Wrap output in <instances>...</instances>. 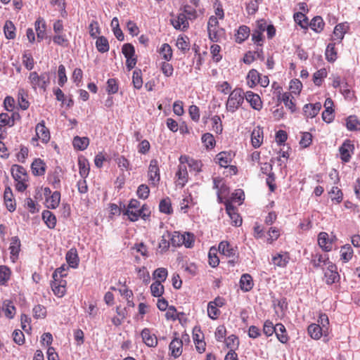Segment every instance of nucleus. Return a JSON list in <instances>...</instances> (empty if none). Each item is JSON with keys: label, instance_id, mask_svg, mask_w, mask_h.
<instances>
[{"label": "nucleus", "instance_id": "1a4fd4ad", "mask_svg": "<svg viewBox=\"0 0 360 360\" xmlns=\"http://www.w3.org/2000/svg\"><path fill=\"white\" fill-rule=\"evenodd\" d=\"M354 149V145L350 140H345L341 146L339 148L340 158L344 162H348L351 158V153H353Z\"/></svg>", "mask_w": 360, "mask_h": 360}, {"label": "nucleus", "instance_id": "bb28decb", "mask_svg": "<svg viewBox=\"0 0 360 360\" xmlns=\"http://www.w3.org/2000/svg\"><path fill=\"white\" fill-rule=\"evenodd\" d=\"M250 30L246 25H240L236 34V41L238 44H241L245 41L250 36Z\"/></svg>", "mask_w": 360, "mask_h": 360}, {"label": "nucleus", "instance_id": "4d7b16f0", "mask_svg": "<svg viewBox=\"0 0 360 360\" xmlns=\"http://www.w3.org/2000/svg\"><path fill=\"white\" fill-rule=\"evenodd\" d=\"M202 142L207 149L213 148L215 146V139L214 136L210 133H205L202 136Z\"/></svg>", "mask_w": 360, "mask_h": 360}, {"label": "nucleus", "instance_id": "69168bd1", "mask_svg": "<svg viewBox=\"0 0 360 360\" xmlns=\"http://www.w3.org/2000/svg\"><path fill=\"white\" fill-rule=\"evenodd\" d=\"M340 91L347 100L353 101L356 98L354 91L348 89V84L346 82H344V84L340 88Z\"/></svg>", "mask_w": 360, "mask_h": 360}, {"label": "nucleus", "instance_id": "a19ab883", "mask_svg": "<svg viewBox=\"0 0 360 360\" xmlns=\"http://www.w3.org/2000/svg\"><path fill=\"white\" fill-rule=\"evenodd\" d=\"M60 201V193L58 191H54L51 195L46 199V206L49 209H56L58 207Z\"/></svg>", "mask_w": 360, "mask_h": 360}, {"label": "nucleus", "instance_id": "423d86ee", "mask_svg": "<svg viewBox=\"0 0 360 360\" xmlns=\"http://www.w3.org/2000/svg\"><path fill=\"white\" fill-rule=\"evenodd\" d=\"M323 270L327 285H332L340 281V276L337 271V266L333 262L330 263V264L326 266V269H323Z\"/></svg>", "mask_w": 360, "mask_h": 360}, {"label": "nucleus", "instance_id": "ea45409f", "mask_svg": "<svg viewBox=\"0 0 360 360\" xmlns=\"http://www.w3.org/2000/svg\"><path fill=\"white\" fill-rule=\"evenodd\" d=\"M348 29L349 26L347 23H340L337 25L333 31V35L335 37V39L340 41L344 38V36Z\"/></svg>", "mask_w": 360, "mask_h": 360}, {"label": "nucleus", "instance_id": "e433bc0d", "mask_svg": "<svg viewBox=\"0 0 360 360\" xmlns=\"http://www.w3.org/2000/svg\"><path fill=\"white\" fill-rule=\"evenodd\" d=\"M310 28L314 32L319 33L321 32L324 27L325 23L323 18L321 16H315L312 18L310 23L308 24Z\"/></svg>", "mask_w": 360, "mask_h": 360}, {"label": "nucleus", "instance_id": "774afa93", "mask_svg": "<svg viewBox=\"0 0 360 360\" xmlns=\"http://www.w3.org/2000/svg\"><path fill=\"white\" fill-rule=\"evenodd\" d=\"M300 145L301 147L305 148L309 147L312 142V135L309 132H302Z\"/></svg>", "mask_w": 360, "mask_h": 360}, {"label": "nucleus", "instance_id": "ddd939ff", "mask_svg": "<svg viewBox=\"0 0 360 360\" xmlns=\"http://www.w3.org/2000/svg\"><path fill=\"white\" fill-rule=\"evenodd\" d=\"M174 338L169 345V349L171 352V355L174 358L179 357L182 353L183 342L181 339L177 337L178 334L174 333Z\"/></svg>", "mask_w": 360, "mask_h": 360}, {"label": "nucleus", "instance_id": "4c0bfd02", "mask_svg": "<svg viewBox=\"0 0 360 360\" xmlns=\"http://www.w3.org/2000/svg\"><path fill=\"white\" fill-rule=\"evenodd\" d=\"M96 41V47L100 53H106L109 51L110 46L106 37L103 36L98 37Z\"/></svg>", "mask_w": 360, "mask_h": 360}, {"label": "nucleus", "instance_id": "9d476101", "mask_svg": "<svg viewBox=\"0 0 360 360\" xmlns=\"http://www.w3.org/2000/svg\"><path fill=\"white\" fill-rule=\"evenodd\" d=\"M250 103V106L256 110H260L262 108V101L260 96L251 91L244 93V99Z\"/></svg>", "mask_w": 360, "mask_h": 360}, {"label": "nucleus", "instance_id": "dca6fc26", "mask_svg": "<svg viewBox=\"0 0 360 360\" xmlns=\"http://www.w3.org/2000/svg\"><path fill=\"white\" fill-rule=\"evenodd\" d=\"M321 108V104L318 102L316 103H309L306 104L303 107V112L304 116L307 118H314L315 117Z\"/></svg>", "mask_w": 360, "mask_h": 360}, {"label": "nucleus", "instance_id": "f257e3e1", "mask_svg": "<svg viewBox=\"0 0 360 360\" xmlns=\"http://www.w3.org/2000/svg\"><path fill=\"white\" fill-rule=\"evenodd\" d=\"M27 82L33 91H37L39 89L40 92L44 93L51 84L50 73L43 72L39 74L36 71L30 72L27 77Z\"/></svg>", "mask_w": 360, "mask_h": 360}, {"label": "nucleus", "instance_id": "7ed1b4c3", "mask_svg": "<svg viewBox=\"0 0 360 360\" xmlns=\"http://www.w3.org/2000/svg\"><path fill=\"white\" fill-rule=\"evenodd\" d=\"M171 243L174 247L184 245L186 248H191L194 245L195 236L189 232L181 233L179 231H174L170 238Z\"/></svg>", "mask_w": 360, "mask_h": 360}, {"label": "nucleus", "instance_id": "0e129e2a", "mask_svg": "<svg viewBox=\"0 0 360 360\" xmlns=\"http://www.w3.org/2000/svg\"><path fill=\"white\" fill-rule=\"evenodd\" d=\"M208 259L209 264L212 267H216L219 265V259L217 255V249L213 248H210L208 253Z\"/></svg>", "mask_w": 360, "mask_h": 360}, {"label": "nucleus", "instance_id": "4be33fe9", "mask_svg": "<svg viewBox=\"0 0 360 360\" xmlns=\"http://www.w3.org/2000/svg\"><path fill=\"white\" fill-rule=\"evenodd\" d=\"M254 286L252 277L249 274H243L240 279V287L243 292L250 291Z\"/></svg>", "mask_w": 360, "mask_h": 360}, {"label": "nucleus", "instance_id": "a211bd4d", "mask_svg": "<svg viewBox=\"0 0 360 360\" xmlns=\"http://www.w3.org/2000/svg\"><path fill=\"white\" fill-rule=\"evenodd\" d=\"M20 240L18 236H13L11 239V243L9 246L11 259L14 262L18 258L19 253L20 251Z\"/></svg>", "mask_w": 360, "mask_h": 360}, {"label": "nucleus", "instance_id": "f704fd0d", "mask_svg": "<svg viewBox=\"0 0 360 360\" xmlns=\"http://www.w3.org/2000/svg\"><path fill=\"white\" fill-rule=\"evenodd\" d=\"M354 250L350 245L346 244L340 249V259L345 262H348L353 256Z\"/></svg>", "mask_w": 360, "mask_h": 360}, {"label": "nucleus", "instance_id": "79ce46f5", "mask_svg": "<svg viewBox=\"0 0 360 360\" xmlns=\"http://www.w3.org/2000/svg\"><path fill=\"white\" fill-rule=\"evenodd\" d=\"M37 36L39 41L43 40L45 36L46 24L43 19L38 18L34 22Z\"/></svg>", "mask_w": 360, "mask_h": 360}, {"label": "nucleus", "instance_id": "f8f14e48", "mask_svg": "<svg viewBox=\"0 0 360 360\" xmlns=\"http://www.w3.org/2000/svg\"><path fill=\"white\" fill-rule=\"evenodd\" d=\"M330 263H332V262L330 261L328 255H323L320 253L311 254V264L314 268L323 269V266H328Z\"/></svg>", "mask_w": 360, "mask_h": 360}, {"label": "nucleus", "instance_id": "412c9836", "mask_svg": "<svg viewBox=\"0 0 360 360\" xmlns=\"http://www.w3.org/2000/svg\"><path fill=\"white\" fill-rule=\"evenodd\" d=\"M2 311L8 319H12L16 313V308L10 300H6L2 303Z\"/></svg>", "mask_w": 360, "mask_h": 360}, {"label": "nucleus", "instance_id": "c9c22d12", "mask_svg": "<svg viewBox=\"0 0 360 360\" xmlns=\"http://www.w3.org/2000/svg\"><path fill=\"white\" fill-rule=\"evenodd\" d=\"M260 74L255 69L249 71L247 75V83L250 88L255 87L259 82Z\"/></svg>", "mask_w": 360, "mask_h": 360}, {"label": "nucleus", "instance_id": "09e8293b", "mask_svg": "<svg viewBox=\"0 0 360 360\" xmlns=\"http://www.w3.org/2000/svg\"><path fill=\"white\" fill-rule=\"evenodd\" d=\"M159 53L165 61H169L172 58L173 52L172 47L167 43L162 44Z\"/></svg>", "mask_w": 360, "mask_h": 360}, {"label": "nucleus", "instance_id": "2eb2a0df", "mask_svg": "<svg viewBox=\"0 0 360 360\" xmlns=\"http://www.w3.org/2000/svg\"><path fill=\"white\" fill-rule=\"evenodd\" d=\"M233 154L229 151H222L218 153L215 157V161L222 167H228L231 162Z\"/></svg>", "mask_w": 360, "mask_h": 360}, {"label": "nucleus", "instance_id": "de8ad7c7", "mask_svg": "<svg viewBox=\"0 0 360 360\" xmlns=\"http://www.w3.org/2000/svg\"><path fill=\"white\" fill-rule=\"evenodd\" d=\"M22 64L27 70H32L34 67V60L32 54L25 51L22 56Z\"/></svg>", "mask_w": 360, "mask_h": 360}, {"label": "nucleus", "instance_id": "20e7f679", "mask_svg": "<svg viewBox=\"0 0 360 360\" xmlns=\"http://www.w3.org/2000/svg\"><path fill=\"white\" fill-rule=\"evenodd\" d=\"M218 250L223 255L231 258L229 261L231 266H234L238 262V248L230 244L228 241H221L219 244Z\"/></svg>", "mask_w": 360, "mask_h": 360}, {"label": "nucleus", "instance_id": "603ef678", "mask_svg": "<svg viewBox=\"0 0 360 360\" xmlns=\"http://www.w3.org/2000/svg\"><path fill=\"white\" fill-rule=\"evenodd\" d=\"M327 77V71L325 68L320 69L313 75V82L315 85L319 86L321 85L323 79Z\"/></svg>", "mask_w": 360, "mask_h": 360}, {"label": "nucleus", "instance_id": "5fc2aeb1", "mask_svg": "<svg viewBox=\"0 0 360 360\" xmlns=\"http://www.w3.org/2000/svg\"><path fill=\"white\" fill-rule=\"evenodd\" d=\"M224 342L227 348L230 349V350L233 349V351H235L239 345L238 338L234 335H231L225 338Z\"/></svg>", "mask_w": 360, "mask_h": 360}, {"label": "nucleus", "instance_id": "a878e982", "mask_svg": "<svg viewBox=\"0 0 360 360\" xmlns=\"http://www.w3.org/2000/svg\"><path fill=\"white\" fill-rule=\"evenodd\" d=\"M32 172L35 176H42L46 171V165L39 158L35 159L31 165Z\"/></svg>", "mask_w": 360, "mask_h": 360}, {"label": "nucleus", "instance_id": "2f4dec72", "mask_svg": "<svg viewBox=\"0 0 360 360\" xmlns=\"http://www.w3.org/2000/svg\"><path fill=\"white\" fill-rule=\"evenodd\" d=\"M42 219L46 225L49 229H54L56 225V217L53 213L49 210H44L42 212Z\"/></svg>", "mask_w": 360, "mask_h": 360}, {"label": "nucleus", "instance_id": "13d9d810", "mask_svg": "<svg viewBox=\"0 0 360 360\" xmlns=\"http://www.w3.org/2000/svg\"><path fill=\"white\" fill-rule=\"evenodd\" d=\"M119 86L117 79L110 78L107 81L106 91L108 94H115L118 91Z\"/></svg>", "mask_w": 360, "mask_h": 360}, {"label": "nucleus", "instance_id": "58836bf2", "mask_svg": "<svg viewBox=\"0 0 360 360\" xmlns=\"http://www.w3.org/2000/svg\"><path fill=\"white\" fill-rule=\"evenodd\" d=\"M176 47L184 53L190 49L189 39L186 36L179 35L176 42Z\"/></svg>", "mask_w": 360, "mask_h": 360}, {"label": "nucleus", "instance_id": "7c9ffc66", "mask_svg": "<svg viewBox=\"0 0 360 360\" xmlns=\"http://www.w3.org/2000/svg\"><path fill=\"white\" fill-rule=\"evenodd\" d=\"M11 174L15 180H26L27 173L25 169L20 165H15L11 168Z\"/></svg>", "mask_w": 360, "mask_h": 360}, {"label": "nucleus", "instance_id": "a18cd8bd", "mask_svg": "<svg viewBox=\"0 0 360 360\" xmlns=\"http://www.w3.org/2000/svg\"><path fill=\"white\" fill-rule=\"evenodd\" d=\"M4 32L6 38L8 39H13L15 37V27L12 21H6L4 26Z\"/></svg>", "mask_w": 360, "mask_h": 360}, {"label": "nucleus", "instance_id": "473e14b6", "mask_svg": "<svg viewBox=\"0 0 360 360\" xmlns=\"http://www.w3.org/2000/svg\"><path fill=\"white\" fill-rule=\"evenodd\" d=\"M79 172L80 176L85 179L88 176L90 167L88 160L85 158H79L78 159Z\"/></svg>", "mask_w": 360, "mask_h": 360}, {"label": "nucleus", "instance_id": "e2e57ef3", "mask_svg": "<svg viewBox=\"0 0 360 360\" xmlns=\"http://www.w3.org/2000/svg\"><path fill=\"white\" fill-rule=\"evenodd\" d=\"M294 20L301 27L306 28L308 26V19L307 16L301 13L297 12L294 14Z\"/></svg>", "mask_w": 360, "mask_h": 360}, {"label": "nucleus", "instance_id": "c85d7f7f", "mask_svg": "<svg viewBox=\"0 0 360 360\" xmlns=\"http://www.w3.org/2000/svg\"><path fill=\"white\" fill-rule=\"evenodd\" d=\"M13 193L9 187L6 188L4 193V202L7 210L9 212H13L15 210V202L12 199Z\"/></svg>", "mask_w": 360, "mask_h": 360}, {"label": "nucleus", "instance_id": "864d4df0", "mask_svg": "<svg viewBox=\"0 0 360 360\" xmlns=\"http://www.w3.org/2000/svg\"><path fill=\"white\" fill-rule=\"evenodd\" d=\"M318 322L321 328L324 329L325 338L328 337L329 335V319L328 316L325 314H321Z\"/></svg>", "mask_w": 360, "mask_h": 360}, {"label": "nucleus", "instance_id": "052dcab7", "mask_svg": "<svg viewBox=\"0 0 360 360\" xmlns=\"http://www.w3.org/2000/svg\"><path fill=\"white\" fill-rule=\"evenodd\" d=\"M132 83L134 88L140 89L143 85L142 74L141 70H136L133 72Z\"/></svg>", "mask_w": 360, "mask_h": 360}, {"label": "nucleus", "instance_id": "6ab92c4d", "mask_svg": "<svg viewBox=\"0 0 360 360\" xmlns=\"http://www.w3.org/2000/svg\"><path fill=\"white\" fill-rule=\"evenodd\" d=\"M177 177L176 184L177 185L184 187L188 181V174L186 165L179 164L178 166V170L176 173Z\"/></svg>", "mask_w": 360, "mask_h": 360}, {"label": "nucleus", "instance_id": "680f3d73", "mask_svg": "<svg viewBox=\"0 0 360 360\" xmlns=\"http://www.w3.org/2000/svg\"><path fill=\"white\" fill-rule=\"evenodd\" d=\"M360 122L355 116H349L346 120V127L349 131H354L359 129Z\"/></svg>", "mask_w": 360, "mask_h": 360}, {"label": "nucleus", "instance_id": "f3484780", "mask_svg": "<svg viewBox=\"0 0 360 360\" xmlns=\"http://www.w3.org/2000/svg\"><path fill=\"white\" fill-rule=\"evenodd\" d=\"M172 24L176 30L185 31L189 26L188 18L185 13H179L176 19L172 20Z\"/></svg>", "mask_w": 360, "mask_h": 360}, {"label": "nucleus", "instance_id": "b1692460", "mask_svg": "<svg viewBox=\"0 0 360 360\" xmlns=\"http://www.w3.org/2000/svg\"><path fill=\"white\" fill-rule=\"evenodd\" d=\"M263 141V131L257 127L253 129L251 134V142L255 148H259Z\"/></svg>", "mask_w": 360, "mask_h": 360}, {"label": "nucleus", "instance_id": "bf43d9fd", "mask_svg": "<svg viewBox=\"0 0 360 360\" xmlns=\"http://www.w3.org/2000/svg\"><path fill=\"white\" fill-rule=\"evenodd\" d=\"M168 271L165 268H158L153 272V278L156 279L155 281L164 282L167 277Z\"/></svg>", "mask_w": 360, "mask_h": 360}, {"label": "nucleus", "instance_id": "393cba45", "mask_svg": "<svg viewBox=\"0 0 360 360\" xmlns=\"http://www.w3.org/2000/svg\"><path fill=\"white\" fill-rule=\"evenodd\" d=\"M65 259L70 267L74 269L77 268L79 259L77 251L75 248H71L68 251L65 255Z\"/></svg>", "mask_w": 360, "mask_h": 360}, {"label": "nucleus", "instance_id": "aec40b11", "mask_svg": "<svg viewBox=\"0 0 360 360\" xmlns=\"http://www.w3.org/2000/svg\"><path fill=\"white\" fill-rule=\"evenodd\" d=\"M324 329L319 324L311 323L308 326L307 333L314 340H318L322 336L325 338Z\"/></svg>", "mask_w": 360, "mask_h": 360}, {"label": "nucleus", "instance_id": "c03bdc74", "mask_svg": "<svg viewBox=\"0 0 360 360\" xmlns=\"http://www.w3.org/2000/svg\"><path fill=\"white\" fill-rule=\"evenodd\" d=\"M335 43H329L326 49V59L330 63L335 62L338 58V53L335 48Z\"/></svg>", "mask_w": 360, "mask_h": 360}, {"label": "nucleus", "instance_id": "3c124183", "mask_svg": "<svg viewBox=\"0 0 360 360\" xmlns=\"http://www.w3.org/2000/svg\"><path fill=\"white\" fill-rule=\"evenodd\" d=\"M150 292L153 297H160L164 293V286L160 281H155L150 285Z\"/></svg>", "mask_w": 360, "mask_h": 360}, {"label": "nucleus", "instance_id": "f03ea898", "mask_svg": "<svg viewBox=\"0 0 360 360\" xmlns=\"http://www.w3.org/2000/svg\"><path fill=\"white\" fill-rule=\"evenodd\" d=\"M244 102V92L240 88H235L230 92L226 102V110L231 113L236 112Z\"/></svg>", "mask_w": 360, "mask_h": 360}, {"label": "nucleus", "instance_id": "5701e85b", "mask_svg": "<svg viewBox=\"0 0 360 360\" xmlns=\"http://www.w3.org/2000/svg\"><path fill=\"white\" fill-rule=\"evenodd\" d=\"M275 335L278 341L283 344H285L289 341V336L286 328L282 323L276 324Z\"/></svg>", "mask_w": 360, "mask_h": 360}, {"label": "nucleus", "instance_id": "338daca9", "mask_svg": "<svg viewBox=\"0 0 360 360\" xmlns=\"http://www.w3.org/2000/svg\"><path fill=\"white\" fill-rule=\"evenodd\" d=\"M150 194V188L146 184H141L136 191V195L140 199L146 200Z\"/></svg>", "mask_w": 360, "mask_h": 360}, {"label": "nucleus", "instance_id": "49530a36", "mask_svg": "<svg viewBox=\"0 0 360 360\" xmlns=\"http://www.w3.org/2000/svg\"><path fill=\"white\" fill-rule=\"evenodd\" d=\"M27 94L24 89H20L18 92V101L20 108L22 110H27L30 106V103L27 100Z\"/></svg>", "mask_w": 360, "mask_h": 360}, {"label": "nucleus", "instance_id": "4468645a", "mask_svg": "<svg viewBox=\"0 0 360 360\" xmlns=\"http://www.w3.org/2000/svg\"><path fill=\"white\" fill-rule=\"evenodd\" d=\"M36 134L39 139L44 143H48L50 140L49 130L46 127L44 120L38 123L36 126Z\"/></svg>", "mask_w": 360, "mask_h": 360}, {"label": "nucleus", "instance_id": "37998d69", "mask_svg": "<svg viewBox=\"0 0 360 360\" xmlns=\"http://www.w3.org/2000/svg\"><path fill=\"white\" fill-rule=\"evenodd\" d=\"M159 210L160 212L171 214L173 212V209L172 207L171 200L169 197L163 198L160 200L159 204Z\"/></svg>", "mask_w": 360, "mask_h": 360}, {"label": "nucleus", "instance_id": "9b49d317", "mask_svg": "<svg viewBox=\"0 0 360 360\" xmlns=\"http://www.w3.org/2000/svg\"><path fill=\"white\" fill-rule=\"evenodd\" d=\"M226 212L231 219V224L235 226H240L242 224V219L237 212V209L230 202L225 203Z\"/></svg>", "mask_w": 360, "mask_h": 360}, {"label": "nucleus", "instance_id": "6e6d98bb", "mask_svg": "<svg viewBox=\"0 0 360 360\" xmlns=\"http://www.w3.org/2000/svg\"><path fill=\"white\" fill-rule=\"evenodd\" d=\"M11 270L6 266H0V285H4L11 277Z\"/></svg>", "mask_w": 360, "mask_h": 360}, {"label": "nucleus", "instance_id": "cd10ccee", "mask_svg": "<svg viewBox=\"0 0 360 360\" xmlns=\"http://www.w3.org/2000/svg\"><path fill=\"white\" fill-rule=\"evenodd\" d=\"M290 257L287 252L278 253L272 257V262L279 267H285L289 262Z\"/></svg>", "mask_w": 360, "mask_h": 360}, {"label": "nucleus", "instance_id": "72a5a7b5", "mask_svg": "<svg viewBox=\"0 0 360 360\" xmlns=\"http://www.w3.org/2000/svg\"><path fill=\"white\" fill-rule=\"evenodd\" d=\"M72 144L75 148L79 150H84L89 144V139L88 137L77 136L74 137Z\"/></svg>", "mask_w": 360, "mask_h": 360}, {"label": "nucleus", "instance_id": "39448f33", "mask_svg": "<svg viewBox=\"0 0 360 360\" xmlns=\"http://www.w3.org/2000/svg\"><path fill=\"white\" fill-rule=\"evenodd\" d=\"M148 181L150 185L157 186L160 181V169L158 160L153 159L150 162L148 171Z\"/></svg>", "mask_w": 360, "mask_h": 360}, {"label": "nucleus", "instance_id": "8fccbe9b", "mask_svg": "<svg viewBox=\"0 0 360 360\" xmlns=\"http://www.w3.org/2000/svg\"><path fill=\"white\" fill-rule=\"evenodd\" d=\"M329 195L331 200L336 203H340L342 200L343 193L341 189L337 186L332 187L331 190L329 191Z\"/></svg>", "mask_w": 360, "mask_h": 360}, {"label": "nucleus", "instance_id": "c756f323", "mask_svg": "<svg viewBox=\"0 0 360 360\" xmlns=\"http://www.w3.org/2000/svg\"><path fill=\"white\" fill-rule=\"evenodd\" d=\"M293 99V96L289 92L283 94L281 98H279V100H281L284 103L285 106L288 108L291 112H294L296 110V107Z\"/></svg>", "mask_w": 360, "mask_h": 360}, {"label": "nucleus", "instance_id": "0eeeda50", "mask_svg": "<svg viewBox=\"0 0 360 360\" xmlns=\"http://www.w3.org/2000/svg\"><path fill=\"white\" fill-rule=\"evenodd\" d=\"M142 341L148 347H155L158 345V338L152 330L148 328H143L141 332Z\"/></svg>", "mask_w": 360, "mask_h": 360}, {"label": "nucleus", "instance_id": "6e6552de", "mask_svg": "<svg viewBox=\"0 0 360 360\" xmlns=\"http://www.w3.org/2000/svg\"><path fill=\"white\" fill-rule=\"evenodd\" d=\"M336 240L334 236L329 238V236L326 232H321L318 236V243L320 248L325 252H330L333 248V243Z\"/></svg>", "mask_w": 360, "mask_h": 360}]
</instances>
